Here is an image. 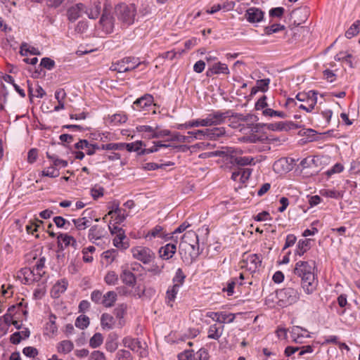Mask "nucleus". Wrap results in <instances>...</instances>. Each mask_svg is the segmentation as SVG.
I'll return each mask as SVG.
<instances>
[{
  "mask_svg": "<svg viewBox=\"0 0 360 360\" xmlns=\"http://www.w3.org/2000/svg\"><path fill=\"white\" fill-rule=\"evenodd\" d=\"M314 261H298L295 263L293 273L301 279V285L304 291L311 294L317 286L318 281L315 275Z\"/></svg>",
  "mask_w": 360,
  "mask_h": 360,
  "instance_id": "nucleus-1",
  "label": "nucleus"
},
{
  "mask_svg": "<svg viewBox=\"0 0 360 360\" xmlns=\"http://www.w3.org/2000/svg\"><path fill=\"white\" fill-rule=\"evenodd\" d=\"M117 18L124 25H130L134 22L136 8L134 4H120L115 8Z\"/></svg>",
  "mask_w": 360,
  "mask_h": 360,
  "instance_id": "nucleus-2",
  "label": "nucleus"
},
{
  "mask_svg": "<svg viewBox=\"0 0 360 360\" xmlns=\"http://www.w3.org/2000/svg\"><path fill=\"white\" fill-rule=\"evenodd\" d=\"M142 63L139 58L135 57H125L123 59L112 63L110 70L118 72H129L136 69Z\"/></svg>",
  "mask_w": 360,
  "mask_h": 360,
  "instance_id": "nucleus-3",
  "label": "nucleus"
},
{
  "mask_svg": "<svg viewBox=\"0 0 360 360\" xmlns=\"http://www.w3.org/2000/svg\"><path fill=\"white\" fill-rule=\"evenodd\" d=\"M134 259L141 262L144 264H148L155 258V252L149 248L145 246H136L131 249Z\"/></svg>",
  "mask_w": 360,
  "mask_h": 360,
  "instance_id": "nucleus-4",
  "label": "nucleus"
},
{
  "mask_svg": "<svg viewBox=\"0 0 360 360\" xmlns=\"http://www.w3.org/2000/svg\"><path fill=\"white\" fill-rule=\"evenodd\" d=\"M277 297L283 305H290L297 302L300 293L294 288L285 287L277 291Z\"/></svg>",
  "mask_w": 360,
  "mask_h": 360,
  "instance_id": "nucleus-5",
  "label": "nucleus"
},
{
  "mask_svg": "<svg viewBox=\"0 0 360 360\" xmlns=\"http://www.w3.org/2000/svg\"><path fill=\"white\" fill-rule=\"evenodd\" d=\"M262 257L261 255L250 254L244 255L242 260L243 268H245L250 273H255L259 270L262 265Z\"/></svg>",
  "mask_w": 360,
  "mask_h": 360,
  "instance_id": "nucleus-6",
  "label": "nucleus"
},
{
  "mask_svg": "<svg viewBox=\"0 0 360 360\" xmlns=\"http://www.w3.org/2000/svg\"><path fill=\"white\" fill-rule=\"evenodd\" d=\"M230 116V111H213L203 118L205 127L221 124L224 122L226 118Z\"/></svg>",
  "mask_w": 360,
  "mask_h": 360,
  "instance_id": "nucleus-7",
  "label": "nucleus"
},
{
  "mask_svg": "<svg viewBox=\"0 0 360 360\" xmlns=\"http://www.w3.org/2000/svg\"><path fill=\"white\" fill-rule=\"evenodd\" d=\"M108 236V231L105 226L95 224L90 227L88 231L87 238L89 240L96 245H98V240H101Z\"/></svg>",
  "mask_w": 360,
  "mask_h": 360,
  "instance_id": "nucleus-8",
  "label": "nucleus"
},
{
  "mask_svg": "<svg viewBox=\"0 0 360 360\" xmlns=\"http://www.w3.org/2000/svg\"><path fill=\"white\" fill-rule=\"evenodd\" d=\"M308 15L309 12L307 8H300L294 10L290 15V18L293 22L292 24L289 26L290 28L292 30L298 27L307 20Z\"/></svg>",
  "mask_w": 360,
  "mask_h": 360,
  "instance_id": "nucleus-9",
  "label": "nucleus"
},
{
  "mask_svg": "<svg viewBox=\"0 0 360 360\" xmlns=\"http://www.w3.org/2000/svg\"><path fill=\"white\" fill-rule=\"evenodd\" d=\"M153 96L151 94H146L133 103L132 108L134 110L139 111L148 110V108L153 105Z\"/></svg>",
  "mask_w": 360,
  "mask_h": 360,
  "instance_id": "nucleus-10",
  "label": "nucleus"
},
{
  "mask_svg": "<svg viewBox=\"0 0 360 360\" xmlns=\"http://www.w3.org/2000/svg\"><path fill=\"white\" fill-rule=\"evenodd\" d=\"M245 18L252 24L259 23L264 18V12L256 7H250L245 11Z\"/></svg>",
  "mask_w": 360,
  "mask_h": 360,
  "instance_id": "nucleus-11",
  "label": "nucleus"
},
{
  "mask_svg": "<svg viewBox=\"0 0 360 360\" xmlns=\"http://www.w3.org/2000/svg\"><path fill=\"white\" fill-rule=\"evenodd\" d=\"M99 26L105 34L112 33L114 28V19L110 13L104 10L99 21Z\"/></svg>",
  "mask_w": 360,
  "mask_h": 360,
  "instance_id": "nucleus-12",
  "label": "nucleus"
},
{
  "mask_svg": "<svg viewBox=\"0 0 360 360\" xmlns=\"http://www.w3.org/2000/svg\"><path fill=\"white\" fill-rule=\"evenodd\" d=\"M206 74L207 77L220 74L228 75L230 74V71L226 64L222 63L221 62H216L210 65Z\"/></svg>",
  "mask_w": 360,
  "mask_h": 360,
  "instance_id": "nucleus-13",
  "label": "nucleus"
},
{
  "mask_svg": "<svg viewBox=\"0 0 360 360\" xmlns=\"http://www.w3.org/2000/svg\"><path fill=\"white\" fill-rule=\"evenodd\" d=\"M45 257H40L36 262L33 270H30V269H23V274L26 275L27 273H30V274L35 275L36 272V274L38 276V278H41L44 274L43 269L45 266Z\"/></svg>",
  "mask_w": 360,
  "mask_h": 360,
  "instance_id": "nucleus-14",
  "label": "nucleus"
},
{
  "mask_svg": "<svg viewBox=\"0 0 360 360\" xmlns=\"http://www.w3.org/2000/svg\"><path fill=\"white\" fill-rule=\"evenodd\" d=\"M146 238H148L149 240H152L153 238H163L165 240L172 238V236H169L168 234H166L164 231V229L162 226L160 225H157L155 227H153L150 231L148 232V233L146 236Z\"/></svg>",
  "mask_w": 360,
  "mask_h": 360,
  "instance_id": "nucleus-15",
  "label": "nucleus"
},
{
  "mask_svg": "<svg viewBox=\"0 0 360 360\" xmlns=\"http://www.w3.org/2000/svg\"><path fill=\"white\" fill-rule=\"evenodd\" d=\"M176 251L175 244L168 243L159 249V256L161 259L167 260L171 259Z\"/></svg>",
  "mask_w": 360,
  "mask_h": 360,
  "instance_id": "nucleus-16",
  "label": "nucleus"
},
{
  "mask_svg": "<svg viewBox=\"0 0 360 360\" xmlns=\"http://www.w3.org/2000/svg\"><path fill=\"white\" fill-rule=\"evenodd\" d=\"M68 283L65 279L58 281L52 288L51 293L54 298H58L64 293L68 288Z\"/></svg>",
  "mask_w": 360,
  "mask_h": 360,
  "instance_id": "nucleus-17",
  "label": "nucleus"
},
{
  "mask_svg": "<svg viewBox=\"0 0 360 360\" xmlns=\"http://www.w3.org/2000/svg\"><path fill=\"white\" fill-rule=\"evenodd\" d=\"M296 99L299 101L304 102L305 105L309 104V101H316V104L317 103V92L314 90L309 91L308 92H300L296 95Z\"/></svg>",
  "mask_w": 360,
  "mask_h": 360,
  "instance_id": "nucleus-18",
  "label": "nucleus"
},
{
  "mask_svg": "<svg viewBox=\"0 0 360 360\" xmlns=\"http://www.w3.org/2000/svg\"><path fill=\"white\" fill-rule=\"evenodd\" d=\"M180 288L177 285H170L166 291L165 302L169 307H173V303L175 301L176 295L179 291Z\"/></svg>",
  "mask_w": 360,
  "mask_h": 360,
  "instance_id": "nucleus-19",
  "label": "nucleus"
},
{
  "mask_svg": "<svg viewBox=\"0 0 360 360\" xmlns=\"http://www.w3.org/2000/svg\"><path fill=\"white\" fill-rule=\"evenodd\" d=\"M30 331L27 328H25L21 331L15 332L10 337V341L13 345L19 344L21 340H25L30 337Z\"/></svg>",
  "mask_w": 360,
  "mask_h": 360,
  "instance_id": "nucleus-20",
  "label": "nucleus"
},
{
  "mask_svg": "<svg viewBox=\"0 0 360 360\" xmlns=\"http://www.w3.org/2000/svg\"><path fill=\"white\" fill-rule=\"evenodd\" d=\"M155 126L152 127L149 125H138L136 127V131L141 133L142 137L148 139H155Z\"/></svg>",
  "mask_w": 360,
  "mask_h": 360,
  "instance_id": "nucleus-21",
  "label": "nucleus"
},
{
  "mask_svg": "<svg viewBox=\"0 0 360 360\" xmlns=\"http://www.w3.org/2000/svg\"><path fill=\"white\" fill-rule=\"evenodd\" d=\"M120 278L125 285L130 287H133L136 283V277L128 269H124L122 270Z\"/></svg>",
  "mask_w": 360,
  "mask_h": 360,
  "instance_id": "nucleus-22",
  "label": "nucleus"
},
{
  "mask_svg": "<svg viewBox=\"0 0 360 360\" xmlns=\"http://www.w3.org/2000/svg\"><path fill=\"white\" fill-rule=\"evenodd\" d=\"M85 8L83 4H77L68 10V18L70 21H75L81 15L82 11Z\"/></svg>",
  "mask_w": 360,
  "mask_h": 360,
  "instance_id": "nucleus-23",
  "label": "nucleus"
},
{
  "mask_svg": "<svg viewBox=\"0 0 360 360\" xmlns=\"http://www.w3.org/2000/svg\"><path fill=\"white\" fill-rule=\"evenodd\" d=\"M117 300V294L115 291H108L103 295L102 305L105 308H110L115 305Z\"/></svg>",
  "mask_w": 360,
  "mask_h": 360,
  "instance_id": "nucleus-24",
  "label": "nucleus"
},
{
  "mask_svg": "<svg viewBox=\"0 0 360 360\" xmlns=\"http://www.w3.org/2000/svg\"><path fill=\"white\" fill-rule=\"evenodd\" d=\"M115 323L114 317L108 313H103L101 317V326L103 330H111Z\"/></svg>",
  "mask_w": 360,
  "mask_h": 360,
  "instance_id": "nucleus-25",
  "label": "nucleus"
},
{
  "mask_svg": "<svg viewBox=\"0 0 360 360\" xmlns=\"http://www.w3.org/2000/svg\"><path fill=\"white\" fill-rule=\"evenodd\" d=\"M181 239L184 243H188L193 249H194L195 244L198 243V236L193 231L186 232Z\"/></svg>",
  "mask_w": 360,
  "mask_h": 360,
  "instance_id": "nucleus-26",
  "label": "nucleus"
},
{
  "mask_svg": "<svg viewBox=\"0 0 360 360\" xmlns=\"http://www.w3.org/2000/svg\"><path fill=\"white\" fill-rule=\"evenodd\" d=\"M310 239L306 238L300 240L297 243L295 254L299 256H302L305 252H307L310 249Z\"/></svg>",
  "mask_w": 360,
  "mask_h": 360,
  "instance_id": "nucleus-27",
  "label": "nucleus"
},
{
  "mask_svg": "<svg viewBox=\"0 0 360 360\" xmlns=\"http://www.w3.org/2000/svg\"><path fill=\"white\" fill-rule=\"evenodd\" d=\"M224 331V326L219 327L217 324H212L209 327L208 335L209 339L219 340Z\"/></svg>",
  "mask_w": 360,
  "mask_h": 360,
  "instance_id": "nucleus-28",
  "label": "nucleus"
},
{
  "mask_svg": "<svg viewBox=\"0 0 360 360\" xmlns=\"http://www.w3.org/2000/svg\"><path fill=\"white\" fill-rule=\"evenodd\" d=\"M6 313L10 314L13 319H20L21 314L26 315L27 312L22 309L21 304H20L8 307Z\"/></svg>",
  "mask_w": 360,
  "mask_h": 360,
  "instance_id": "nucleus-29",
  "label": "nucleus"
},
{
  "mask_svg": "<svg viewBox=\"0 0 360 360\" xmlns=\"http://www.w3.org/2000/svg\"><path fill=\"white\" fill-rule=\"evenodd\" d=\"M108 215L111 216V217L116 216V223H121L124 221L127 217L124 214V210L120 209L118 204L116 205L112 210L108 212Z\"/></svg>",
  "mask_w": 360,
  "mask_h": 360,
  "instance_id": "nucleus-30",
  "label": "nucleus"
},
{
  "mask_svg": "<svg viewBox=\"0 0 360 360\" xmlns=\"http://www.w3.org/2000/svg\"><path fill=\"white\" fill-rule=\"evenodd\" d=\"M207 138L209 139L215 140L226 133V130L224 127H214L213 129H207Z\"/></svg>",
  "mask_w": 360,
  "mask_h": 360,
  "instance_id": "nucleus-31",
  "label": "nucleus"
},
{
  "mask_svg": "<svg viewBox=\"0 0 360 360\" xmlns=\"http://www.w3.org/2000/svg\"><path fill=\"white\" fill-rule=\"evenodd\" d=\"M101 9V3L98 1L94 2L91 7L86 8L85 12L89 18L96 19L100 15Z\"/></svg>",
  "mask_w": 360,
  "mask_h": 360,
  "instance_id": "nucleus-32",
  "label": "nucleus"
},
{
  "mask_svg": "<svg viewBox=\"0 0 360 360\" xmlns=\"http://www.w3.org/2000/svg\"><path fill=\"white\" fill-rule=\"evenodd\" d=\"M56 316L51 314L49 318V322L46 323L45 329L48 334L54 335L58 331V327L56 323Z\"/></svg>",
  "mask_w": 360,
  "mask_h": 360,
  "instance_id": "nucleus-33",
  "label": "nucleus"
},
{
  "mask_svg": "<svg viewBox=\"0 0 360 360\" xmlns=\"http://www.w3.org/2000/svg\"><path fill=\"white\" fill-rule=\"evenodd\" d=\"M117 336L115 333H111L108 335L106 342H105V349L110 352H113L117 348Z\"/></svg>",
  "mask_w": 360,
  "mask_h": 360,
  "instance_id": "nucleus-34",
  "label": "nucleus"
},
{
  "mask_svg": "<svg viewBox=\"0 0 360 360\" xmlns=\"http://www.w3.org/2000/svg\"><path fill=\"white\" fill-rule=\"evenodd\" d=\"M123 345L125 347H128L132 351H138L141 347L140 342L138 339L131 337H126L123 339Z\"/></svg>",
  "mask_w": 360,
  "mask_h": 360,
  "instance_id": "nucleus-35",
  "label": "nucleus"
},
{
  "mask_svg": "<svg viewBox=\"0 0 360 360\" xmlns=\"http://www.w3.org/2000/svg\"><path fill=\"white\" fill-rule=\"evenodd\" d=\"M231 162L233 164H236L239 166H246L251 165L253 162L254 159L249 156H234L231 155Z\"/></svg>",
  "mask_w": 360,
  "mask_h": 360,
  "instance_id": "nucleus-36",
  "label": "nucleus"
},
{
  "mask_svg": "<svg viewBox=\"0 0 360 360\" xmlns=\"http://www.w3.org/2000/svg\"><path fill=\"white\" fill-rule=\"evenodd\" d=\"M115 236L112 240L114 246L122 250H126L129 248V243L124 241L126 239L125 232L123 233V236H120L119 234Z\"/></svg>",
  "mask_w": 360,
  "mask_h": 360,
  "instance_id": "nucleus-37",
  "label": "nucleus"
},
{
  "mask_svg": "<svg viewBox=\"0 0 360 360\" xmlns=\"http://www.w3.org/2000/svg\"><path fill=\"white\" fill-rule=\"evenodd\" d=\"M74 348V345L70 340H63L58 344L57 350L59 353L68 354Z\"/></svg>",
  "mask_w": 360,
  "mask_h": 360,
  "instance_id": "nucleus-38",
  "label": "nucleus"
},
{
  "mask_svg": "<svg viewBox=\"0 0 360 360\" xmlns=\"http://www.w3.org/2000/svg\"><path fill=\"white\" fill-rule=\"evenodd\" d=\"M274 168L276 172H287L291 169L290 166L288 163L287 159L285 158L276 161L274 165Z\"/></svg>",
  "mask_w": 360,
  "mask_h": 360,
  "instance_id": "nucleus-39",
  "label": "nucleus"
},
{
  "mask_svg": "<svg viewBox=\"0 0 360 360\" xmlns=\"http://www.w3.org/2000/svg\"><path fill=\"white\" fill-rule=\"evenodd\" d=\"M186 275L183 272L181 268H179L175 273L174 276L172 278V283L174 285H177L181 288L185 282Z\"/></svg>",
  "mask_w": 360,
  "mask_h": 360,
  "instance_id": "nucleus-40",
  "label": "nucleus"
},
{
  "mask_svg": "<svg viewBox=\"0 0 360 360\" xmlns=\"http://www.w3.org/2000/svg\"><path fill=\"white\" fill-rule=\"evenodd\" d=\"M58 243H60L62 242L61 248H63V244H64V248H67L69 245H76L77 242L76 240L71 236H69L68 234H60L58 237Z\"/></svg>",
  "mask_w": 360,
  "mask_h": 360,
  "instance_id": "nucleus-41",
  "label": "nucleus"
},
{
  "mask_svg": "<svg viewBox=\"0 0 360 360\" xmlns=\"http://www.w3.org/2000/svg\"><path fill=\"white\" fill-rule=\"evenodd\" d=\"M205 127L203 118L202 119H197L195 120L189 121L184 124H179L178 127V129H190L192 127Z\"/></svg>",
  "mask_w": 360,
  "mask_h": 360,
  "instance_id": "nucleus-42",
  "label": "nucleus"
},
{
  "mask_svg": "<svg viewBox=\"0 0 360 360\" xmlns=\"http://www.w3.org/2000/svg\"><path fill=\"white\" fill-rule=\"evenodd\" d=\"M124 149H126L129 152H139L143 146H145L142 141H137L133 143H123Z\"/></svg>",
  "mask_w": 360,
  "mask_h": 360,
  "instance_id": "nucleus-43",
  "label": "nucleus"
},
{
  "mask_svg": "<svg viewBox=\"0 0 360 360\" xmlns=\"http://www.w3.org/2000/svg\"><path fill=\"white\" fill-rule=\"evenodd\" d=\"M231 117H235L238 120L247 122V125L248 126V128L251 129L252 126L253 125V122L256 121V117L250 114L247 115H243L242 114H236L235 115H232Z\"/></svg>",
  "mask_w": 360,
  "mask_h": 360,
  "instance_id": "nucleus-44",
  "label": "nucleus"
},
{
  "mask_svg": "<svg viewBox=\"0 0 360 360\" xmlns=\"http://www.w3.org/2000/svg\"><path fill=\"white\" fill-rule=\"evenodd\" d=\"M90 323L89 318L86 315L79 316L75 321V326L80 329L86 328Z\"/></svg>",
  "mask_w": 360,
  "mask_h": 360,
  "instance_id": "nucleus-45",
  "label": "nucleus"
},
{
  "mask_svg": "<svg viewBox=\"0 0 360 360\" xmlns=\"http://www.w3.org/2000/svg\"><path fill=\"white\" fill-rule=\"evenodd\" d=\"M285 29V27L281 24H273L269 26H266L264 27V33L266 35H271L274 33L278 32L280 31H283Z\"/></svg>",
  "mask_w": 360,
  "mask_h": 360,
  "instance_id": "nucleus-46",
  "label": "nucleus"
},
{
  "mask_svg": "<svg viewBox=\"0 0 360 360\" xmlns=\"http://www.w3.org/2000/svg\"><path fill=\"white\" fill-rule=\"evenodd\" d=\"M118 255L117 250L111 249L103 252L102 257L106 260L107 264H111Z\"/></svg>",
  "mask_w": 360,
  "mask_h": 360,
  "instance_id": "nucleus-47",
  "label": "nucleus"
},
{
  "mask_svg": "<svg viewBox=\"0 0 360 360\" xmlns=\"http://www.w3.org/2000/svg\"><path fill=\"white\" fill-rule=\"evenodd\" d=\"M352 55L347 52L341 51L336 54L335 56V60L337 61H344L349 65L350 68H352V62L351 60Z\"/></svg>",
  "mask_w": 360,
  "mask_h": 360,
  "instance_id": "nucleus-48",
  "label": "nucleus"
},
{
  "mask_svg": "<svg viewBox=\"0 0 360 360\" xmlns=\"http://www.w3.org/2000/svg\"><path fill=\"white\" fill-rule=\"evenodd\" d=\"M60 174L59 170L56 169L54 166H50L45 168L41 172V176H48L51 178L58 177Z\"/></svg>",
  "mask_w": 360,
  "mask_h": 360,
  "instance_id": "nucleus-49",
  "label": "nucleus"
},
{
  "mask_svg": "<svg viewBox=\"0 0 360 360\" xmlns=\"http://www.w3.org/2000/svg\"><path fill=\"white\" fill-rule=\"evenodd\" d=\"M104 281L109 285H115L118 281V276L113 271H108L104 278Z\"/></svg>",
  "mask_w": 360,
  "mask_h": 360,
  "instance_id": "nucleus-50",
  "label": "nucleus"
},
{
  "mask_svg": "<svg viewBox=\"0 0 360 360\" xmlns=\"http://www.w3.org/2000/svg\"><path fill=\"white\" fill-rule=\"evenodd\" d=\"M207 129H198L195 131H188V134L191 135L192 138V141L195 139H202L203 138H207Z\"/></svg>",
  "mask_w": 360,
  "mask_h": 360,
  "instance_id": "nucleus-51",
  "label": "nucleus"
},
{
  "mask_svg": "<svg viewBox=\"0 0 360 360\" xmlns=\"http://www.w3.org/2000/svg\"><path fill=\"white\" fill-rule=\"evenodd\" d=\"M170 141H179L182 143H191L192 138L189 134H188V136H184L180 134L179 133H176L172 134Z\"/></svg>",
  "mask_w": 360,
  "mask_h": 360,
  "instance_id": "nucleus-52",
  "label": "nucleus"
},
{
  "mask_svg": "<svg viewBox=\"0 0 360 360\" xmlns=\"http://www.w3.org/2000/svg\"><path fill=\"white\" fill-rule=\"evenodd\" d=\"M103 338L102 335L99 333H96L90 339L89 345L91 347L96 348L103 343Z\"/></svg>",
  "mask_w": 360,
  "mask_h": 360,
  "instance_id": "nucleus-53",
  "label": "nucleus"
},
{
  "mask_svg": "<svg viewBox=\"0 0 360 360\" xmlns=\"http://www.w3.org/2000/svg\"><path fill=\"white\" fill-rule=\"evenodd\" d=\"M262 113L265 116H269V117H271L276 116V117L284 118L286 116V115L284 112L274 110L271 108H265L264 110H263Z\"/></svg>",
  "mask_w": 360,
  "mask_h": 360,
  "instance_id": "nucleus-54",
  "label": "nucleus"
},
{
  "mask_svg": "<svg viewBox=\"0 0 360 360\" xmlns=\"http://www.w3.org/2000/svg\"><path fill=\"white\" fill-rule=\"evenodd\" d=\"M53 222L58 228H65V229H68V226L70 225V222L69 221H67L60 216L55 217L53 218Z\"/></svg>",
  "mask_w": 360,
  "mask_h": 360,
  "instance_id": "nucleus-55",
  "label": "nucleus"
},
{
  "mask_svg": "<svg viewBox=\"0 0 360 360\" xmlns=\"http://www.w3.org/2000/svg\"><path fill=\"white\" fill-rule=\"evenodd\" d=\"M307 332L306 330L302 329L299 326L293 327L292 330V336L295 342H299V338L300 337H304V333Z\"/></svg>",
  "mask_w": 360,
  "mask_h": 360,
  "instance_id": "nucleus-56",
  "label": "nucleus"
},
{
  "mask_svg": "<svg viewBox=\"0 0 360 360\" xmlns=\"http://www.w3.org/2000/svg\"><path fill=\"white\" fill-rule=\"evenodd\" d=\"M270 79H258L256 82L257 88L262 92H266L269 89Z\"/></svg>",
  "mask_w": 360,
  "mask_h": 360,
  "instance_id": "nucleus-57",
  "label": "nucleus"
},
{
  "mask_svg": "<svg viewBox=\"0 0 360 360\" xmlns=\"http://www.w3.org/2000/svg\"><path fill=\"white\" fill-rule=\"evenodd\" d=\"M358 22H359V21H357L356 22L352 24L351 27L346 31L345 37L347 39H351L359 34V30L357 24Z\"/></svg>",
  "mask_w": 360,
  "mask_h": 360,
  "instance_id": "nucleus-58",
  "label": "nucleus"
},
{
  "mask_svg": "<svg viewBox=\"0 0 360 360\" xmlns=\"http://www.w3.org/2000/svg\"><path fill=\"white\" fill-rule=\"evenodd\" d=\"M103 295L100 290H95L92 291L91 293V300L93 302L96 304H103Z\"/></svg>",
  "mask_w": 360,
  "mask_h": 360,
  "instance_id": "nucleus-59",
  "label": "nucleus"
},
{
  "mask_svg": "<svg viewBox=\"0 0 360 360\" xmlns=\"http://www.w3.org/2000/svg\"><path fill=\"white\" fill-rule=\"evenodd\" d=\"M164 268L165 264L163 263L161 264H155L148 269V271L151 273L153 275L159 276L162 273Z\"/></svg>",
  "mask_w": 360,
  "mask_h": 360,
  "instance_id": "nucleus-60",
  "label": "nucleus"
},
{
  "mask_svg": "<svg viewBox=\"0 0 360 360\" xmlns=\"http://www.w3.org/2000/svg\"><path fill=\"white\" fill-rule=\"evenodd\" d=\"M127 121V117L123 114H115L111 117V122L115 125L125 123Z\"/></svg>",
  "mask_w": 360,
  "mask_h": 360,
  "instance_id": "nucleus-61",
  "label": "nucleus"
},
{
  "mask_svg": "<svg viewBox=\"0 0 360 360\" xmlns=\"http://www.w3.org/2000/svg\"><path fill=\"white\" fill-rule=\"evenodd\" d=\"M38 350L37 348L33 347H25L22 349V354L30 358H34L38 355Z\"/></svg>",
  "mask_w": 360,
  "mask_h": 360,
  "instance_id": "nucleus-62",
  "label": "nucleus"
},
{
  "mask_svg": "<svg viewBox=\"0 0 360 360\" xmlns=\"http://www.w3.org/2000/svg\"><path fill=\"white\" fill-rule=\"evenodd\" d=\"M40 66L51 70L55 67V61L50 58H43L41 60Z\"/></svg>",
  "mask_w": 360,
  "mask_h": 360,
  "instance_id": "nucleus-63",
  "label": "nucleus"
},
{
  "mask_svg": "<svg viewBox=\"0 0 360 360\" xmlns=\"http://www.w3.org/2000/svg\"><path fill=\"white\" fill-rule=\"evenodd\" d=\"M117 360H132L130 352L124 349L119 350L117 353Z\"/></svg>",
  "mask_w": 360,
  "mask_h": 360,
  "instance_id": "nucleus-64",
  "label": "nucleus"
}]
</instances>
